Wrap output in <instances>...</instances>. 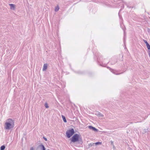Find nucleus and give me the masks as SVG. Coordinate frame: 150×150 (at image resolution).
<instances>
[{
	"label": "nucleus",
	"instance_id": "nucleus-1",
	"mask_svg": "<svg viewBox=\"0 0 150 150\" xmlns=\"http://www.w3.org/2000/svg\"><path fill=\"white\" fill-rule=\"evenodd\" d=\"M15 126L14 120L11 119H7L5 122L4 129L5 130H11Z\"/></svg>",
	"mask_w": 150,
	"mask_h": 150
},
{
	"label": "nucleus",
	"instance_id": "nucleus-2",
	"mask_svg": "<svg viewBox=\"0 0 150 150\" xmlns=\"http://www.w3.org/2000/svg\"><path fill=\"white\" fill-rule=\"evenodd\" d=\"M71 142L75 143L79 142L80 143L82 142V140L81 136L78 134H75L71 139Z\"/></svg>",
	"mask_w": 150,
	"mask_h": 150
},
{
	"label": "nucleus",
	"instance_id": "nucleus-3",
	"mask_svg": "<svg viewBox=\"0 0 150 150\" xmlns=\"http://www.w3.org/2000/svg\"><path fill=\"white\" fill-rule=\"evenodd\" d=\"M74 133V129H71L67 131L66 134L68 138H70Z\"/></svg>",
	"mask_w": 150,
	"mask_h": 150
},
{
	"label": "nucleus",
	"instance_id": "nucleus-4",
	"mask_svg": "<svg viewBox=\"0 0 150 150\" xmlns=\"http://www.w3.org/2000/svg\"><path fill=\"white\" fill-rule=\"evenodd\" d=\"M36 150H45V149L44 146L41 144L37 147Z\"/></svg>",
	"mask_w": 150,
	"mask_h": 150
},
{
	"label": "nucleus",
	"instance_id": "nucleus-5",
	"mask_svg": "<svg viewBox=\"0 0 150 150\" xmlns=\"http://www.w3.org/2000/svg\"><path fill=\"white\" fill-rule=\"evenodd\" d=\"M88 127L89 129H92L94 131L97 132L98 131V129H96L95 127H94L91 126H88Z\"/></svg>",
	"mask_w": 150,
	"mask_h": 150
},
{
	"label": "nucleus",
	"instance_id": "nucleus-6",
	"mask_svg": "<svg viewBox=\"0 0 150 150\" xmlns=\"http://www.w3.org/2000/svg\"><path fill=\"white\" fill-rule=\"evenodd\" d=\"M9 6H10V9L11 10H14L15 9V5L13 4H9Z\"/></svg>",
	"mask_w": 150,
	"mask_h": 150
},
{
	"label": "nucleus",
	"instance_id": "nucleus-7",
	"mask_svg": "<svg viewBox=\"0 0 150 150\" xmlns=\"http://www.w3.org/2000/svg\"><path fill=\"white\" fill-rule=\"evenodd\" d=\"M47 68V64H44L42 70L45 71L46 70Z\"/></svg>",
	"mask_w": 150,
	"mask_h": 150
},
{
	"label": "nucleus",
	"instance_id": "nucleus-8",
	"mask_svg": "<svg viewBox=\"0 0 150 150\" xmlns=\"http://www.w3.org/2000/svg\"><path fill=\"white\" fill-rule=\"evenodd\" d=\"M96 115H98L99 117L100 118H102L103 117V115L101 114V113L99 112H98Z\"/></svg>",
	"mask_w": 150,
	"mask_h": 150
},
{
	"label": "nucleus",
	"instance_id": "nucleus-9",
	"mask_svg": "<svg viewBox=\"0 0 150 150\" xmlns=\"http://www.w3.org/2000/svg\"><path fill=\"white\" fill-rule=\"evenodd\" d=\"M62 119H63V121L65 122H67V120H66V118H65V117H64V116L63 115H62Z\"/></svg>",
	"mask_w": 150,
	"mask_h": 150
},
{
	"label": "nucleus",
	"instance_id": "nucleus-10",
	"mask_svg": "<svg viewBox=\"0 0 150 150\" xmlns=\"http://www.w3.org/2000/svg\"><path fill=\"white\" fill-rule=\"evenodd\" d=\"M59 9V8L58 6H57L55 7V9H54V11H58Z\"/></svg>",
	"mask_w": 150,
	"mask_h": 150
},
{
	"label": "nucleus",
	"instance_id": "nucleus-11",
	"mask_svg": "<svg viewBox=\"0 0 150 150\" xmlns=\"http://www.w3.org/2000/svg\"><path fill=\"white\" fill-rule=\"evenodd\" d=\"M143 131H144L143 132H142V133L144 134L145 133H146V132H148L149 130L148 129H144Z\"/></svg>",
	"mask_w": 150,
	"mask_h": 150
},
{
	"label": "nucleus",
	"instance_id": "nucleus-12",
	"mask_svg": "<svg viewBox=\"0 0 150 150\" xmlns=\"http://www.w3.org/2000/svg\"><path fill=\"white\" fill-rule=\"evenodd\" d=\"M5 148V146H2L1 147L0 149L1 150H4Z\"/></svg>",
	"mask_w": 150,
	"mask_h": 150
},
{
	"label": "nucleus",
	"instance_id": "nucleus-13",
	"mask_svg": "<svg viewBox=\"0 0 150 150\" xmlns=\"http://www.w3.org/2000/svg\"><path fill=\"white\" fill-rule=\"evenodd\" d=\"M102 144V143L101 142H96L94 143V144H95L96 145H98L99 144L101 145Z\"/></svg>",
	"mask_w": 150,
	"mask_h": 150
},
{
	"label": "nucleus",
	"instance_id": "nucleus-14",
	"mask_svg": "<svg viewBox=\"0 0 150 150\" xmlns=\"http://www.w3.org/2000/svg\"><path fill=\"white\" fill-rule=\"evenodd\" d=\"M147 47V48L148 50H150V45L148 44V45H146Z\"/></svg>",
	"mask_w": 150,
	"mask_h": 150
},
{
	"label": "nucleus",
	"instance_id": "nucleus-15",
	"mask_svg": "<svg viewBox=\"0 0 150 150\" xmlns=\"http://www.w3.org/2000/svg\"><path fill=\"white\" fill-rule=\"evenodd\" d=\"M45 105L46 108H49V106L47 103H45Z\"/></svg>",
	"mask_w": 150,
	"mask_h": 150
},
{
	"label": "nucleus",
	"instance_id": "nucleus-16",
	"mask_svg": "<svg viewBox=\"0 0 150 150\" xmlns=\"http://www.w3.org/2000/svg\"><path fill=\"white\" fill-rule=\"evenodd\" d=\"M94 143H91L89 144V146L91 147L94 145Z\"/></svg>",
	"mask_w": 150,
	"mask_h": 150
},
{
	"label": "nucleus",
	"instance_id": "nucleus-17",
	"mask_svg": "<svg viewBox=\"0 0 150 150\" xmlns=\"http://www.w3.org/2000/svg\"><path fill=\"white\" fill-rule=\"evenodd\" d=\"M144 42L146 44V45L149 44L147 41L146 40H144Z\"/></svg>",
	"mask_w": 150,
	"mask_h": 150
},
{
	"label": "nucleus",
	"instance_id": "nucleus-18",
	"mask_svg": "<svg viewBox=\"0 0 150 150\" xmlns=\"http://www.w3.org/2000/svg\"><path fill=\"white\" fill-rule=\"evenodd\" d=\"M147 31L148 32L150 33V29L148 28H147Z\"/></svg>",
	"mask_w": 150,
	"mask_h": 150
},
{
	"label": "nucleus",
	"instance_id": "nucleus-19",
	"mask_svg": "<svg viewBox=\"0 0 150 150\" xmlns=\"http://www.w3.org/2000/svg\"><path fill=\"white\" fill-rule=\"evenodd\" d=\"M148 53L149 54V56L150 57V50H148Z\"/></svg>",
	"mask_w": 150,
	"mask_h": 150
},
{
	"label": "nucleus",
	"instance_id": "nucleus-20",
	"mask_svg": "<svg viewBox=\"0 0 150 150\" xmlns=\"http://www.w3.org/2000/svg\"><path fill=\"white\" fill-rule=\"evenodd\" d=\"M43 138L44 139V140L45 141H47V139L46 138H45V137H43Z\"/></svg>",
	"mask_w": 150,
	"mask_h": 150
},
{
	"label": "nucleus",
	"instance_id": "nucleus-21",
	"mask_svg": "<svg viewBox=\"0 0 150 150\" xmlns=\"http://www.w3.org/2000/svg\"><path fill=\"white\" fill-rule=\"evenodd\" d=\"M34 148L33 147H32L30 148V150H33Z\"/></svg>",
	"mask_w": 150,
	"mask_h": 150
}]
</instances>
